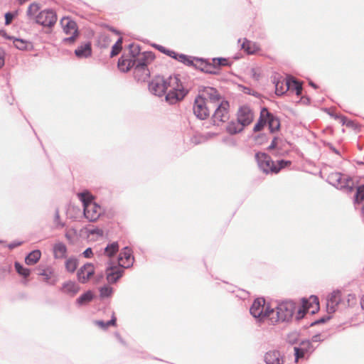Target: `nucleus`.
<instances>
[{
  "label": "nucleus",
  "instance_id": "nucleus-23",
  "mask_svg": "<svg viewBox=\"0 0 364 364\" xmlns=\"http://www.w3.org/2000/svg\"><path fill=\"white\" fill-rule=\"evenodd\" d=\"M61 291L65 294L74 296L80 291V287L75 282L68 281L63 284Z\"/></svg>",
  "mask_w": 364,
  "mask_h": 364
},
{
  "label": "nucleus",
  "instance_id": "nucleus-50",
  "mask_svg": "<svg viewBox=\"0 0 364 364\" xmlns=\"http://www.w3.org/2000/svg\"><path fill=\"white\" fill-rule=\"evenodd\" d=\"M250 73H251L252 77L256 80H258L262 75V71H261L260 68H252L250 70Z\"/></svg>",
  "mask_w": 364,
  "mask_h": 364
},
{
  "label": "nucleus",
  "instance_id": "nucleus-51",
  "mask_svg": "<svg viewBox=\"0 0 364 364\" xmlns=\"http://www.w3.org/2000/svg\"><path fill=\"white\" fill-rule=\"evenodd\" d=\"M156 48L158 50H159L160 51H161L162 53H166L167 55H168L171 57L176 58V53L174 51L166 50L164 47H163L162 46H159V45L156 46Z\"/></svg>",
  "mask_w": 364,
  "mask_h": 364
},
{
  "label": "nucleus",
  "instance_id": "nucleus-45",
  "mask_svg": "<svg viewBox=\"0 0 364 364\" xmlns=\"http://www.w3.org/2000/svg\"><path fill=\"white\" fill-rule=\"evenodd\" d=\"M193 58L194 57H190V56H187L186 55H178V58L176 57V58H177L179 61L183 63L184 64L187 65H193Z\"/></svg>",
  "mask_w": 364,
  "mask_h": 364
},
{
  "label": "nucleus",
  "instance_id": "nucleus-22",
  "mask_svg": "<svg viewBox=\"0 0 364 364\" xmlns=\"http://www.w3.org/2000/svg\"><path fill=\"white\" fill-rule=\"evenodd\" d=\"M302 304L304 308L307 309L309 313L314 314L319 309L318 299L316 296H311L309 299H302Z\"/></svg>",
  "mask_w": 364,
  "mask_h": 364
},
{
  "label": "nucleus",
  "instance_id": "nucleus-44",
  "mask_svg": "<svg viewBox=\"0 0 364 364\" xmlns=\"http://www.w3.org/2000/svg\"><path fill=\"white\" fill-rule=\"evenodd\" d=\"M14 45L19 50H25L28 46V42L22 39L15 38Z\"/></svg>",
  "mask_w": 364,
  "mask_h": 364
},
{
  "label": "nucleus",
  "instance_id": "nucleus-21",
  "mask_svg": "<svg viewBox=\"0 0 364 364\" xmlns=\"http://www.w3.org/2000/svg\"><path fill=\"white\" fill-rule=\"evenodd\" d=\"M266 364H283L284 357L278 350H272L267 352L264 356Z\"/></svg>",
  "mask_w": 364,
  "mask_h": 364
},
{
  "label": "nucleus",
  "instance_id": "nucleus-2",
  "mask_svg": "<svg viewBox=\"0 0 364 364\" xmlns=\"http://www.w3.org/2000/svg\"><path fill=\"white\" fill-rule=\"evenodd\" d=\"M166 88V100L170 104H176L182 100L187 92L177 76H170L167 78Z\"/></svg>",
  "mask_w": 364,
  "mask_h": 364
},
{
  "label": "nucleus",
  "instance_id": "nucleus-27",
  "mask_svg": "<svg viewBox=\"0 0 364 364\" xmlns=\"http://www.w3.org/2000/svg\"><path fill=\"white\" fill-rule=\"evenodd\" d=\"M244 127L237 120L231 121L226 127V132L230 134H236L242 132Z\"/></svg>",
  "mask_w": 364,
  "mask_h": 364
},
{
  "label": "nucleus",
  "instance_id": "nucleus-40",
  "mask_svg": "<svg viewBox=\"0 0 364 364\" xmlns=\"http://www.w3.org/2000/svg\"><path fill=\"white\" fill-rule=\"evenodd\" d=\"M116 321H117V318L113 315L112 318V319L110 321H107L106 323L102 321H96V324L98 326H100V328H102L103 329H106V328H107L110 326H116Z\"/></svg>",
  "mask_w": 364,
  "mask_h": 364
},
{
  "label": "nucleus",
  "instance_id": "nucleus-47",
  "mask_svg": "<svg viewBox=\"0 0 364 364\" xmlns=\"http://www.w3.org/2000/svg\"><path fill=\"white\" fill-rule=\"evenodd\" d=\"M265 124H267V118H262V117L260 116L259 122L255 125L254 130L255 132H259L262 130Z\"/></svg>",
  "mask_w": 364,
  "mask_h": 364
},
{
  "label": "nucleus",
  "instance_id": "nucleus-31",
  "mask_svg": "<svg viewBox=\"0 0 364 364\" xmlns=\"http://www.w3.org/2000/svg\"><path fill=\"white\" fill-rule=\"evenodd\" d=\"M65 268L68 272L73 273L78 265V262L75 258L70 257L65 261Z\"/></svg>",
  "mask_w": 364,
  "mask_h": 364
},
{
  "label": "nucleus",
  "instance_id": "nucleus-36",
  "mask_svg": "<svg viewBox=\"0 0 364 364\" xmlns=\"http://www.w3.org/2000/svg\"><path fill=\"white\" fill-rule=\"evenodd\" d=\"M15 269L20 275L23 276L25 278L28 277L30 275V269L23 267L18 262L15 263Z\"/></svg>",
  "mask_w": 364,
  "mask_h": 364
},
{
  "label": "nucleus",
  "instance_id": "nucleus-55",
  "mask_svg": "<svg viewBox=\"0 0 364 364\" xmlns=\"http://www.w3.org/2000/svg\"><path fill=\"white\" fill-rule=\"evenodd\" d=\"M82 254H83V256H84L85 257H86V258H90V257L92 256V255H93V253H92V249H91V248H90V247H89V248H87V249H86V250L83 252V253H82Z\"/></svg>",
  "mask_w": 364,
  "mask_h": 364
},
{
  "label": "nucleus",
  "instance_id": "nucleus-46",
  "mask_svg": "<svg viewBox=\"0 0 364 364\" xmlns=\"http://www.w3.org/2000/svg\"><path fill=\"white\" fill-rule=\"evenodd\" d=\"M205 73H210V74H217L218 70L214 65L213 62L212 63H207L205 68Z\"/></svg>",
  "mask_w": 364,
  "mask_h": 364
},
{
  "label": "nucleus",
  "instance_id": "nucleus-34",
  "mask_svg": "<svg viewBox=\"0 0 364 364\" xmlns=\"http://www.w3.org/2000/svg\"><path fill=\"white\" fill-rule=\"evenodd\" d=\"M93 299V294L90 291L82 294L77 299V302L79 304H85L91 301Z\"/></svg>",
  "mask_w": 364,
  "mask_h": 364
},
{
  "label": "nucleus",
  "instance_id": "nucleus-16",
  "mask_svg": "<svg viewBox=\"0 0 364 364\" xmlns=\"http://www.w3.org/2000/svg\"><path fill=\"white\" fill-rule=\"evenodd\" d=\"M253 118V112L248 107L243 106L239 109L237 119L244 127L252 123Z\"/></svg>",
  "mask_w": 364,
  "mask_h": 364
},
{
  "label": "nucleus",
  "instance_id": "nucleus-28",
  "mask_svg": "<svg viewBox=\"0 0 364 364\" xmlns=\"http://www.w3.org/2000/svg\"><path fill=\"white\" fill-rule=\"evenodd\" d=\"M41 257V252L36 250L30 252L25 259V262L28 265H33L36 264Z\"/></svg>",
  "mask_w": 364,
  "mask_h": 364
},
{
  "label": "nucleus",
  "instance_id": "nucleus-58",
  "mask_svg": "<svg viewBox=\"0 0 364 364\" xmlns=\"http://www.w3.org/2000/svg\"><path fill=\"white\" fill-rule=\"evenodd\" d=\"M277 146V138L274 137L271 143V144L269 146L268 149L272 150L275 149Z\"/></svg>",
  "mask_w": 364,
  "mask_h": 364
},
{
  "label": "nucleus",
  "instance_id": "nucleus-53",
  "mask_svg": "<svg viewBox=\"0 0 364 364\" xmlns=\"http://www.w3.org/2000/svg\"><path fill=\"white\" fill-rule=\"evenodd\" d=\"M348 306H352L355 304L356 298L354 294H348L346 298Z\"/></svg>",
  "mask_w": 364,
  "mask_h": 364
},
{
  "label": "nucleus",
  "instance_id": "nucleus-19",
  "mask_svg": "<svg viewBox=\"0 0 364 364\" xmlns=\"http://www.w3.org/2000/svg\"><path fill=\"white\" fill-rule=\"evenodd\" d=\"M124 269L120 265L109 267L106 270V277L109 283H115L123 275Z\"/></svg>",
  "mask_w": 364,
  "mask_h": 364
},
{
  "label": "nucleus",
  "instance_id": "nucleus-39",
  "mask_svg": "<svg viewBox=\"0 0 364 364\" xmlns=\"http://www.w3.org/2000/svg\"><path fill=\"white\" fill-rule=\"evenodd\" d=\"M207 63L208 61L202 58H193V66L204 72Z\"/></svg>",
  "mask_w": 364,
  "mask_h": 364
},
{
  "label": "nucleus",
  "instance_id": "nucleus-20",
  "mask_svg": "<svg viewBox=\"0 0 364 364\" xmlns=\"http://www.w3.org/2000/svg\"><path fill=\"white\" fill-rule=\"evenodd\" d=\"M261 117L267 118V123L269 125V129L271 132H274L278 131L280 127V122L279 119L274 117L272 114H271L267 109L263 108L261 111Z\"/></svg>",
  "mask_w": 364,
  "mask_h": 364
},
{
  "label": "nucleus",
  "instance_id": "nucleus-3",
  "mask_svg": "<svg viewBox=\"0 0 364 364\" xmlns=\"http://www.w3.org/2000/svg\"><path fill=\"white\" fill-rule=\"evenodd\" d=\"M155 55L152 52H144L137 56V63L134 75L139 81H146L150 75L147 65L154 61Z\"/></svg>",
  "mask_w": 364,
  "mask_h": 364
},
{
  "label": "nucleus",
  "instance_id": "nucleus-54",
  "mask_svg": "<svg viewBox=\"0 0 364 364\" xmlns=\"http://www.w3.org/2000/svg\"><path fill=\"white\" fill-rule=\"evenodd\" d=\"M296 360L297 361L299 358H302L304 355V353L302 350H300L299 348H294Z\"/></svg>",
  "mask_w": 364,
  "mask_h": 364
},
{
  "label": "nucleus",
  "instance_id": "nucleus-17",
  "mask_svg": "<svg viewBox=\"0 0 364 364\" xmlns=\"http://www.w3.org/2000/svg\"><path fill=\"white\" fill-rule=\"evenodd\" d=\"M94 273L95 267L93 264L91 263H87L77 271V279L82 284L86 283L94 274Z\"/></svg>",
  "mask_w": 364,
  "mask_h": 364
},
{
  "label": "nucleus",
  "instance_id": "nucleus-48",
  "mask_svg": "<svg viewBox=\"0 0 364 364\" xmlns=\"http://www.w3.org/2000/svg\"><path fill=\"white\" fill-rule=\"evenodd\" d=\"M112 289L109 287H104L100 289V296L107 297L112 294Z\"/></svg>",
  "mask_w": 364,
  "mask_h": 364
},
{
  "label": "nucleus",
  "instance_id": "nucleus-43",
  "mask_svg": "<svg viewBox=\"0 0 364 364\" xmlns=\"http://www.w3.org/2000/svg\"><path fill=\"white\" fill-rule=\"evenodd\" d=\"M296 318L297 320H300L301 318H303L306 314V312H309V311H307V309L306 308H304V304L301 303V304L300 306H299L298 307L296 306Z\"/></svg>",
  "mask_w": 364,
  "mask_h": 364
},
{
  "label": "nucleus",
  "instance_id": "nucleus-41",
  "mask_svg": "<svg viewBox=\"0 0 364 364\" xmlns=\"http://www.w3.org/2000/svg\"><path fill=\"white\" fill-rule=\"evenodd\" d=\"M40 274L43 277V280L46 282H49L50 280L54 277V272L50 268L43 269Z\"/></svg>",
  "mask_w": 364,
  "mask_h": 364
},
{
  "label": "nucleus",
  "instance_id": "nucleus-49",
  "mask_svg": "<svg viewBox=\"0 0 364 364\" xmlns=\"http://www.w3.org/2000/svg\"><path fill=\"white\" fill-rule=\"evenodd\" d=\"M17 12H14V13H11V12H8L5 14V24L6 25H9L13 19L17 16Z\"/></svg>",
  "mask_w": 364,
  "mask_h": 364
},
{
  "label": "nucleus",
  "instance_id": "nucleus-18",
  "mask_svg": "<svg viewBox=\"0 0 364 364\" xmlns=\"http://www.w3.org/2000/svg\"><path fill=\"white\" fill-rule=\"evenodd\" d=\"M119 265L123 268H128L133 264L134 257L132 255V250L129 247H124L122 250L119 255Z\"/></svg>",
  "mask_w": 364,
  "mask_h": 364
},
{
  "label": "nucleus",
  "instance_id": "nucleus-60",
  "mask_svg": "<svg viewBox=\"0 0 364 364\" xmlns=\"http://www.w3.org/2000/svg\"><path fill=\"white\" fill-rule=\"evenodd\" d=\"M28 0H18V3L20 4H23L24 3H26V1H28Z\"/></svg>",
  "mask_w": 364,
  "mask_h": 364
},
{
  "label": "nucleus",
  "instance_id": "nucleus-33",
  "mask_svg": "<svg viewBox=\"0 0 364 364\" xmlns=\"http://www.w3.org/2000/svg\"><path fill=\"white\" fill-rule=\"evenodd\" d=\"M122 49V38L119 37L117 42L114 44L112 48L110 56L114 57L117 55Z\"/></svg>",
  "mask_w": 364,
  "mask_h": 364
},
{
  "label": "nucleus",
  "instance_id": "nucleus-35",
  "mask_svg": "<svg viewBox=\"0 0 364 364\" xmlns=\"http://www.w3.org/2000/svg\"><path fill=\"white\" fill-rule=\"evenodd\" d=\"M364 200V186H360L357 188L355 195L354 203H360Z\"/></svg>",
  "mask_w": 364,
  "mask_h": 364
},
{
  "label": "nucleus",
  "instance_id": "nucleus-13",
  "mask_svg": "<svg viewBox=\"0 0 364 364\" xmlns=\"http://www.w3.org/2000/svg\"><path fill=\"white\" fill-rule=\"evenodd\" d=\"M330 180L331 183L338 188H351L353 184L351 179L340 173H333Z\"/></svg>",
  "mask_w": 364,
  "mask_h": 364
},
{
  "label": "nucleus",
  "instance_id": "nucleus-6",
  "mask_svg": "<svg viewBox=\"0 0 364 364\" xmlns=\"http://www.w3.org/2000/svg\"><path fill=\"white\" fill-rule=\"evenodd\" d=\"M271 309L265 305L264 299H257L254 301L250 307V313L261 321H268L267 315L270 313Z\"/></svg>",
  "mask_w": 364,
  "mask_h": 364
},
{
  "label": "nucleus",
  "instance_id": "nucleus-10",
  "mask_svg": "<svg viewBox=\"0 0 364 364\" xmlns=\"http://www.w3.org/2000/svg\"><path fill=\"white\" fill-rule=\"evenodd\" d=\"M207 103L202 97L198 95L194 100L193 111L194 114L200 119H205L210 115V108Z\"/></svg>",
  "mask_w": 364,
  "mask_h": 364
},
{
  "label": "nucleus",
  "instance_id": "nucleus-56",
  "mask_svg": "<svg viewBox=\"0 0 364 364\" xmlns=\"http://www.w3.org/2000/svg\"><path fill=\"white\" fill-rule=\"evenodd\" d=\"M5 63V54L2 50H0V68H1Z\"/></svg>",
  "mask_w": 364,
  "mask_h": 364
},
{
  "label": "nucleus",
  "instance_id": "nucleus-59",
  "mask_svg": "<svg viewBox=\"0 0 364 364\" xmlns=\"http://www.w3.org/2000/svg\"><path fill=\"white\" fill-rule=\"evenodd\" d=\"M361 306L362 308L364 309V295L363 296L362 299H361Z\"/></svg>",
  "mask_w": 364,
  "mask_h": 364
},
{
  "label": "nucleus",
  "instance_id": "nucleus-57",
  "mask_svg": "<svg viewBox=\"0 0 364 364\" xmlns=\"http://www.w3.org/2000/svg\"><path fill=\"white\" fill-rule=\"evenodd\" d=\"M90 234H92V235H93V234H97V235H100V236H102V235H103V231H102V230H101V229L96 228V229L90 230Z\"/></svg>",
  "mask_w": 364,
  "mask_h": 364
},
{
  "label": "nucleus",
  "instance_id": "nucleus-30",
  "mask_svg": "<svg viewBox=\"0 0 364 364\" xmlns=\"http://www.w3.org/2000/svg\"><path fill=\"white\" fill-rule=\"evenodd\" d=\"M41 9L40 5L38 3H32L29 5L26 14L30 19H33L36 21V17L38 15L39 10Z\"/></svg>",
  "mask_w": 364,
  "mask_h": 364
},
{
  "label": "nucleus",
  "instance_id": "nucleus-1",
  "mask_svg": "<svg viewBox=\"0 0 364 364\" xmlns=\"http://www.w3.org/2000/svg\"><path fill=\"white\" fill-rule=\"evenodd\" d=\"M296 311V304L293 301H284L279 304L275 309H271L267 315L268 322L276 324L279 322L289 321Z\"/></svg>",
  "mask_w": 364,
  "mask_h": 364
},
{
  "label": "nucleus",
  "instance_id": "nucleus-25",
  "mask_svg": "<svg viewBox=\"0 0 364 364\" xmlns=\"http://www.w3.org/2000/svg\"><path fill=\"white\" fill-rule=\"evenodd\" d=\"M242 48L249 54H255L260 50V47L257 43L247 40L242 43Z\"/></svg>",
  "mask_w": 364,
  "mask_h": 364
},
{
  "label": "nucleus",
  "instance_id": "nucleus-15",
  "mask_svg": "<svg viewBox=\"0 0 364 364\" xmlns=\"http://www.w3.org/2000/svg\"><path fill=\"white\" fill-rule=\"evenodd\" d=\"M342 293L339 290L331 292L327 298L326 308L328 313H333L336 311L338 306L341 303Z\"/></svg>",
  "mask_w": 364,
  "mask_h": 364
},
{
  "label": "nucleus",
  "instance_id": "nucleus-37",
  "mask_svg": "<svg viewBox=\"0 0 364 364\" xmlns=\"http://www.w3.org/2000/svg\"><path fill=\"white\" fill-rule=\"evenodd\" d=\"M215 65L217 70L222 66H229V60L225 58H215L212 60Z\"/></svg>",
  "mask_w": 364,
  "mask_h": 364
},
{
  "label": "nucleus",
  "instance_id": "nucleus-11",
  "mask_svg": "<svg viewBox=\"0 0 364 364\" xmlns=\"http://www.w3.org/2000/svg\"><path fill=\"white\" fill-rule=\"evenodd\" d=\"M57 21V16L52 10H43L38 14L35 22L43 26L52 27Z\"/></svg>",
  "mask_w": 364,
  "mask_h": 364
},
{
  "label": "nucleus",
  "instance_id": "nucleus-38",
  "mask_svg": "<svg viewBox=\"0 0 364 364\" xmlns=\"http://www.w3.org/2000/svg\"><path fill=\"white\" fill-rule=\"evenodd\" d=\"M119 250L117 242H113L105 248V254L108 257H112Z\"/></svg>",
  "mask_w": 364,
  "mask_h": 364
},
{
  "label": "nucleus",
  "instance_id": "nucleus-9",
  "mask_svg": "<svg viewBox=\"0 0 364 364\" xmlns=\"http://www.w3.org/2000/svg\"><path fill=\"white\" fill-rule=\"evenodd\" d=\"M60 25L63 31L67 35H71L70 37L65 38L64 41L66 43H73L78 36L77 26L76 23L69 17H63L60 20Z\"/></svg>",
  "mask_w": 364,
  "mask_h": 364
},
{
  "label": "nucleus",
  "instance_id": "nucleus-12",
  "mask_svg": "<svg viewBox=\"0 0 364 364\" xmlns=\"http://www.w3.org/2000/svg\"><path fill=\"white\" fill-rule=\"evenodd\" d=\"M167 78L157 76L150 82L149 89L151 92L157 96H163L166 93Z\"/></svg>",
  "mask_w": 364,
  "mask_h": 364
},
{
  "label": "nucleus",
  "instance_id": "nucleus-52",
  "mask_svg": "<svg viewBox=\"0 0 364 364\" xmlns=\"http://www.w3.org/2000/svg\"><path fill=\"white\" fill-rule=\"evenodd\" d=\"M55 226L56 228H61L63 227V224L60 221V215L58 211L55 213Z\"/></svg>",
  "mask_w": 364,
  "mask_h": 364
},
{
  "label": "nucleus",
  "instance_id": "nucleus-29",
  "mask_svg": "<svg viewBox=\"0 0 364 364\" xmlns=\"http://www.w3.org/2000/svg\"><path fill=\"white\" fill-rule=\"evenodd\" d=\"M75 55L78 58H87L91 55V46L90 43H85L79 48H77L75 51Z\"/></svg>",
  "mask_w": 364,
  "mask_h": 364
},
{
  "label": "nucleus",
  "instance_id": "nucleus-63",
  "mask_svg": "<svg viewBox=\"0 0 364 364\" xmlns=\"http://www.w3.org/2000/svg\"><path fill=\"white\" fill-rule=\"evenodd\" d=\"M112 31L113 32L116 33H117V34H118V35L119 34V32H117V31H115L114 30H112Z\"/></svg>",
  "mask_w": 364,
  "mask_h": 364
},
{
  "label": "nucleus",
  "instance_id": "nucleus-5",
  "mask_svg": "<svg viewBox=\"0 0 364 364\" xmlns=\"http://www.w3.org/2000/svg\"><path fill=\"white\" fill-rule=\"evenodd\" d=\"M84 205V215L90 221H96L102 214V208L92 199L85 194H82Z\"/></svg>",
  "mask_w": 364,
  "mask_h": 364
},
{
  "label": "nucleus",
  "instance_id": "nucleus-24",
  "mask_svg": "<svg viewBox=\"0 0 364 364\" xmlns=\"http://www.w3.org/2000/svg\"><path fill=\"white\" fill-rule=\"evenodd\" d=\"M290 79L281 78L275 82V93L277 95H282L289 90Z\"/></svg>",
  "mask_w": 364,
  "mask_h": 364
},
{
  "label": "nucleus",
  "instance_id": "nucleus-42",
  "mask_svg": "<svg viewBox=\"0 0 364 364\" xmlns=\"http://www.w3.org/2000/svg\"><path fill=\"white\" fill-rule=\"evenodd\" d=\"M112 42V39L110 36L107 34H102L98 40L99 44L104 48H106L109 46Z\"/></svg>",
  "mask_w": 364,
  "mask_h": 364
},
{
  "label": "nucleus",
  "instance_id": "nucleus-62",
  "mask_svg": "<svg viewBox=\"0 0 364 364\" xmlns=\"http://www.w3.org/2000/svg\"><path fill=\"white\" fill-rule=\"evenodd\" d=\"M311 86H313L314 87H316V85L314 84H313L312 82L310 83Z\"/></svg>",
  "mask_w": 364,
  "mask_h": 364
},
{
  "label": "nucleus",
  "instance_id": "nucleus-14",
  "mask_svg": "<svg viewBox=\"0 0 364 364\" xmlns=\"http://www.w3.org/2000/svg\"><path fill=\"white\" fill-rule=\"evenodd\" d=\"M198 96L202 97L207 102H218L221 96L218 90L212 87H203L199 90Z\"/></svg>",
  "mask_w": 364,
  "mask_h": 364
},
{
  "label": "nucleus",
  "instance_id": "nucleus-26",
  "mask_svg": "<svg viewBox=\"0 0 364 364\" xmlns=\"http://www.w3.org/2000/svg\"><path fill=\"white\" fill-rule=\"evenodd\" d=\"M67 247L62 242L55 243L53 246V255L56 259L64 258L66 255Z\"/></svg>",
  "mask_w": 364,
  "mask_h": 364
},
{
  "label": "nucleus",
  "instance_id": "nucleus-32",
  "mask_svg": "<svg viewBox=\"0 0 364 364\" xmlns=\"http://www.w3.org/2000/svg\"><path fill=\"white\" fill-rule=\"evenodd\" d=\"M289 90L294 92L297 96H299L302 92V86L299 82L290 79Z\"/></svg>",
  "mask_w": 364,
  "mask_h": 364
},
{
  "label": "nucleus",
  "instance_id": "nucleus-8",
  "mask_svg": "<svg viewBox=\"0 0 364 364\" xmlns=\"http://www.w3.org/2000/svg\"><path fill=\"white\" fill-rule=\"evenodd\" d=\"M230 119V105L226 100L220 102V105L215 109L213 120L215 124L219 126L226 122Z\"/></svg>",
  "mask_w": 364,
  "mask_h": 364
},
{
  "label": "nucleus",
  "instance_id": "nucleus-61",
  "mask_svg": "<svg viewBox=\"0 0 364 364\" xmlns=\"http://www.w3.org/2000/svg\"><path fill=\"white\" fill-rule=\"evenodd\" d=\"M361 215L363 218H364V205L362 206L361 208Z\"/></svg>",
  "mask_w": 364,
  "mask_h": 364
},
{
  "label": "nucleus",
  "instance_id": "nucleus-7",
  "mask_svg": "<svg viewBox=\"0 0 364 364\" xmlns=\"http://www.w3.org/2000/svg\"><path fill=\"white\" fill-rule=\"evenodd\" d=\"M131 55H122L118 61V68L123 72L129 71L137 63V56L140 55L139 48L136 46H131Z\"/></svg>",
  "mask_w": 364,
  "mask_h": 364
},
{
  "label": "nucleus",
  "instance_id": "nucleus-4",
  "mask_svg": "<svg viewBox=\"0 0 364 364\" xmlns=\"http://www.w3.org/2000/svg\"><path fill=\"white\" fill-rule=\"evenodd\" d=\"M255 156L259 167L265 173L272 172L277 173L282 168L290 164L289 161H285L283 160L279 161L275 164L270 156L265 153H257Z\"/></svg>",
  "mask_w": 364,
  "mask_h": 364
}]
</instances>
